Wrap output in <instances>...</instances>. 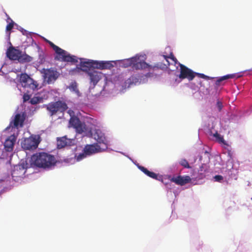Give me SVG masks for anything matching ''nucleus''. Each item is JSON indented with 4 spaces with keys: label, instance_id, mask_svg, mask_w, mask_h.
Listing matches in <instances>:
<instances>
[{
    "label": "nucleus",
    "instance_id": "nucleus-1",
    "mask_svg": "<svg viewBox=\"0 0 252 252\" xmlns=\"http://www.w3.org/2000/svg\"><path fill=\"white\" fill-rule=\"evenodd\" d=\"M32 163L36 167L44 169L49 168L56 163L55 157L45 152L34 154L31 158Z\"/></svg>",
    "mask_w": 252,
    "mask_h": 252
},
{
    "label": "nucleus",
    "instance_id": "nucleus-2",
    "mask_svg": "<svg viewBox=\"0 0 252 252\" xmlns=\"http://www.w3.org/2000/svg\"><path fill=\"white\" fill-rule=\"evenodd\" d=\"M120 65L122 67L124 68L131 66L133 69L136 70H142L148 68L149 71L154 70L155 68L160 67L158 66V64L154 66L150 65L145 61L141 60L140 57L137 56L121 61Z\"/></svg>",
    "mask_w": 252,
    "mask_h": 252
},
{
    "label": "nucleus",
    "instance_id": "nucleus-3",
    "mask_svg": "<svg viewBox=\"0 0 252 252\" xmlns=\"http://www.w3.org/2000/svg\"><path fill=\"white\" fill-rule=\"evenodd\" d=\"M45 41L53 48L55 53L59 56V59H61L62 61L74 63L78 62V60L76 56H71L66 51L56 45L50 40L46 39Z\"/></svg>",
    "mask_w": 252,
    "mask_h": 252
},
{
    "label": "nucleus",
    "instance_id": "nucleus-4",
    "mask_svg": "<svg viewBox=\"0 0 252 252\" xmlns=\"http://www.w3.org/2000/svg\"><path fill=\"white\" fill-rule=\"evenodd\" d=\"M180 67V73L179 77L181 79H188L189 81L192 80L195 76H198L199 78L208 80L210 77L202 73H198L193 72L191 69H189L185 65L178 63Z\"/></svg>",
    "mask_w": 252,
    "mask_h": 252
},
{
    "label": "nucleus",
    "instance_id": "nucleus-5",
    "mask_svg": "<svg viewBox=\"0 0 252 252\" xmlns=\"http://www.w3.org/2000/svg\"><path fill=\"white\" fill-rule=\"evenodd\" d=\"M45 107L51 116L56 114L58 112L63 113L68 108L66 103L61 100L50 102L46 105Z\"/></svg>",
    "mask_w": 252,
    "mask_h": 252
},
{
    "label": "nucleus",
    "instance_id": "nucleus-6",
    "mask_svg": "<svg viewBox=\"0 0 252 252\" xmlns=\"http://www.w3.org/2000/svg\"><path fill=\"white\" fill-rule=\"evenodd\" d=\"M19 81L24 88H28L34 90L37 89L38 84L26 73H22L20 75Z\"/></svg>",
    "mask_w": 252,
    "mask_h": 252
},
{
    "label": "nucleus",
    "instance_id": "nucleus-7",
    "mask_svg": "<svg viewBox=\"0 0 252 252\" xmlns=\"http://www.w3.org/2000/svg\"><path fill=\"white\" fill-rule=\"evenodd\" d=\"M69 124L80 134L86 132L88 130V128L85 123H82L77 117L71 116L69 120Z\"/></svg>",
    "mask_w": 252,
    "mask_h": 252
},
{
    "label": "nucleus",
    "instance_id": "nucleus-8",
    "mask_svg": "<svg viewBox=\"0 0 252 252\" xmlns=\"http://www.w3.org/2000/svg\"><path fill=\"white\" fill-rule=\"evenodd\" d=\"M38 144L39 142L35 138L29 137L23 141L21 145L24 149L31 150L36 149Z\"/></svg>",
    "mask_w": 252,
    "mask_h": 252
},
{
    "label": "nucleus",
    "instance_id": "nucleus-9",
    "mask_svg": "<svg viewBox=\"0 0 252 252\" xmlns=\"http://www.w3.org/2000/svg\"><path fill=\"white\" fill-rule=\"evenodd\" d=\"M81 60L80 63V67H78V69L85 72L88 73L90 71H91L94 69V61L88 60L84 59H80Z\"/></svg>",
    "mask_w": 252,
    "mask_h": 252
},
{
    "label": "nucleus",
    "instance_id": "nucleus-10",
    "mask_svg": "<svg viewBox=\"0 0 252 252\" xmlns=\"http://www.w3.org/2000/svg\"><path fill=\"white\" fill-rule=\"evenodd\" d=\"M94 138L97 141L96 143L101 146L102 149L105 150L108 148L107 140L104 134L99 130H96L94 134Z\"/></svg>",
    "mask_w": 252,
    "mask_h": 252
},
{
    "label": "nucleus",
    "instance_id": "nucleus-11",
    "mask_svg": "<svg viewBox=\"0 0 252 252\" xmlns=\"http://www.w3.org/2000/svg\"><path fill=\"white\" fill-rule=\"evenodd\" d=\"M103 149H102L101 146L98 145V143H94L93 144H87L86 145L83 151L86 152V154L88 156H90L95 153L101 152L104 151Z\"/></svg>",
    "mask_w": 252,
    "mask_h": 252
},
{
    "label": "nucleus",
    "instance_id": "nucleus-12",
    "mask_svg": "<svg viewBox=\"0 0 252 252\" xmlns=\"http://www.w3.org/2000/svg\"><path fill=\"white\" fill-rule=\"evenodd\" d=\"M43 73L44 79L48 83L55 81L58 77V72L52 68L44 69Z\"/></svg>",
    "mask_w": 252,
    "mask_h": 252
},
{
    "label": "nucleus",
    "instance_id": "nucleus-13",
    "mask_svg": "<svg viewBox=\"0 0 252 252\" xmlns=\"http://www.w3.org/2000/svg\"><path fill=\"white\" fill-rule=\"evenodd\" d=\"M16 139V137L14 134H13L8 136L5 139L3 144L4 149L5 151L8 152H11L13 151Z\"/></svg>",
    "mask_w": 252,
    "mask_h": 252
},
{
    "label": "nucleus",
    "instance_id": "nucleus-14",
    "mask_svg": "<svg viewBox=\"0 0 252 252\" xmlns=\"http://www.w3.org/2000/svg\"><path fill=\"white\" fill-rule=\"evenodd\" d=\"M21 51L13 46L9 47L6 52L7 57L11 60H18Z\"/></svg>",
    "mask_w": 252,
    "mask_h": 252
},
{
    "label": "nucleus",
    "instance_id": "nucleus-15",
    "mask_svg": "<svg viewBox=\"0 0 252 252\" xmlns=\"http://www.w3.org/2000/svg\"><path fill=\"white\" fill-rule=\"evenodd\" d=\"M94 69H110L114 66L110 61H94Z\"/></svg>",
    "mask_w": 252,
    "mask_h": 252
},
{
    "label": "nucleus",
    "instance_id": "nucleus-16",
    "mask_svg": "<svg viewBox=\"0 0 252 252\" xmlns=\"http://www.w3.org/2000/svg\"><path fill=\"white\" fill-rule=\"evenodd\" d=\"M170 181L176 183L177 185L184 186L190 182L191 179L189 176H178L177 177L172 178Z\"/></svg>",
    "mask_w": 252,
    "mask_h": 252
},
{
    "label": "nucleus",
    "instance_id": "nucleus-17",
    "mask_svg": "<svg viewBox=\"0 0 252 252\" xmlns=\"http://www.w3.org/2000/svg\"><path fill=\"white\" fill-rule=\"evenodd\" d=\"M90 76L91 82L95 85L101 78V73L94 69L88 73Z\"/></svg>",
    "mask_w": 252,
    "mask_h": 252
},
{
    "label": "nucleus",
    "instance_id": "nucleus-18",
    "mask_svg": "<svg viewBox=\"0 0 252 252\" xmlns=\"http://www.w3.org/2000/svg\"><path fill=\"white\" fill-rule=\"evenodd\" d=\"M163 57L165 59L166 62H167V64H164L163 65H162L159 63H157L156 65L158 64V66L160 67H158V68H155L154 70H153V71L155 70L156 69H159V68L164 69V68H167V66H169V65H170V63L168 60V59H170L171 60H172L174 62V63L175 64L176 63H178V61H177V59L174 56V55L172 53H171L169 56H167L166 55H163Z\"/></svg>",
    "mask_w": 252,
    "mask_h": 252
},
{
    "label": "nucleus",
    "instance_id": "nucleus-19",
    "mask_svg": "<svg viewBox=\"0 0 252 252\" xmlns=\"http://www.w3.org/2000/svg\"><path fill=\"white\" fill-rule=\"evenodd\" d=\"M25 119V118L23 115H21L20 114H17L15 116L13 121L10 122V125L13 123V127H17L19 126L22 127L23 126Z\"/></svg>",
    "mask_w": 252,
    "mask_h": 252
},
{
    "label": "nucleus",
    "instance_id": "nucleus-20",
    "mask_svg": "<svg viewBox=\"0 0 252 252\" xmlns=\"http://www.w3.org/2000/svg\"><path fill=\"white\" fill-rule=\"evenodd\" d=\"M138 168L141 171H142L148 176L154 179H158V175L155 173L149 171L146 168L142 166H139Z\"/></svg>",
    "mask_w": 252,
    "mask_h": 252
},
{
    "label": "nucleus",
    "instance_id": "nucleus-21",
    "mask_svg": "<svg viewBox=\"0 0 252 252\" xmlns=\"http://www.w3.org/2000/svg\"><path fill=\"white\" fill-rule=\"evenodd\" d=\"M240 76H236V74H227L226 75H224L223 76H222L219 78L216 81V86H219L220 85V83L222 81H224L226 79H230V78H239Z\"/></svg>",
    "mask_w": 252,
    "mask_h": 252
},
{
    "label": "nucleus",
    "instance_id": "nucleus-22",
    "mask_svg": "<svg viewBox=\"0 0 252 252\" xmlns=\"http://www.w3.org/2000/svg\"><path fill=\"white\" fill-rule=\"evenodd\" d=\"M68 139L65 137H63L58 139L57 147L58 149H61L67 146Z\"/></svg>",
    "mask_w": 252,
    "mask_h": 252
},
{
    "label": "nucleus",
    "instance_id": "nucleus-23",
    "mask_svg": "<svg viewBox=\"0 0 252 252\" xmlns=\"http://www.w3.org/2000/svg\"><path fill=\"white\" fill-rule=\"evenodd\" d=\"M32 60V57L29 56L28 55L26 54H22L21 53L19 56V58H18V61L21 63H28L31 62Z\"/></svg>",
    "mask_w": 252,
    "mask_h": 252
},
{
    "label": "nucleus",
    "instance_id": "nucleus-24",
    "mask_svg": "<svg viewBox=\"0 0 252 252\" xmlns=\"http://www.w3.org/2000/svg\"><path fill=\"white\" fill-rule=\"evenodd\" d=\"M69 88L71 91L74 92L77 95H79L80 92L76 82L72 83L69 86Z\"/></svg>",
    "mask_w": 252,
    "mask_h": 252
},
{
    "label": "nucleus",
    "instance_id": "nucleus-25",
    "mask_svg": "<svg viewBox=\"0 0 252 252\" xmlns=\"http://www.w3.org/2000/svg\"><path fill=\"white\" fill-rule=\"evenodd\" d=\"M9 20L11 21V22L6 26V30L7 31H10L13 28L14 25V22L9 17L7 18V22H8Z\"/></svg>",
    "mask_w": 252,
    "mask_h": 252
},
{
    "label": "nucleus",
    "instance_id": "nucleus-26",
    "mask_svg": "<svg viewBox=\"0 0 252 252\" xmlns=\"http://www.w3.org/2000/svg\"><path fill=\"white\" fill-rule=\"evenodd\" d=\"M86 152H84L82 153L79 154L78 155H75V158L77 161H79L87 157Z\"/></svg>",
    "mask_w": 252,
    "mask_h": 252
},
{
    "label": "nucleus",
    "instance_id": "nucleus-27",
    "mask_svg": "<svg viewBox=\"0 0 252 252\" xmlns=\"http://www.w3.org/2000/svg\"><path fill=\"white\" fill-rule=\"evenodd\" d=\"M179 163L181 165L183 166L184 168H191V167L189 165L188 161L185 159H182L180 161Z\"/></svg>",
    "mask_w": 252,
    "mask_h": 252
},
{
    "label": "nucleus",
    "instance_id": "nucleus-28",
    "mask_svg": "<svg viewBox=\"0 0 252 252\" xmlns=\"http://www.w3.org/2000/svg\"><path fill=\"white\" fill-rule=\"evenodd\" d=\"M214 136L215 137H216L218 141L220 143H222L223 144L225 143V141H224V140L222 136H221L220 134H219L218 132H216L214 134Z\"/></svg>",
    "mask_w": 252,
    "mask_h": 252
},
{
    "label": "nucleus",
    "instance_id": "nucleus-29",
    "mask_svg": "<svg viewBox=\"0 0 252 252\" xmlns=\"http://www.w3.org/2000/svg\"><path fill=\"white\" fill-rule=\"evenodd\" d=\"M206 166L205 164H202L200 167V169L199 170V172H200V174L201 175V178H202L205 176V173L206 171V170L204 169L205 167Z\"/></svg>",
    "mask_w": 252,
    "mask_h": 252
},
{
    "label": "nucleus",
    "instance_id": "nucleus-30",
    "mask_svg": "<svg viewBox=\"0 0 252 252\" xmlns=\"http://www.w3.org/2000/svg\"><path fill=\"white\" fill-rule=\"evenodd\" d=\"M40 98L39 97L34 96L31 99L30 103L32 104H36L39 102Z\"/></svg>",
    "mask_w": 252,
    "mask_h": 252
},
{
    "label": "nucleus",
    "instance_id": "nucleus-31",
    "mask_svg": "<svg viewBox=\"0 0 252 252\" xmlns=\"http://www.w3.org/2000/svg\"><path fill=\"white\" fill-rule=\"evenodd\" d=\"M214 178L215 179V181L218 182H221V181L223 179V177H222V176L220 175L215 176L214 177Z\"/></svg>",
    "mask_w": 252,
    "mask_h": 252
},
{
    "label": "nucleus",
    "instance_id": "nucleus-32",
    "mask_svg": "<svg viewBox=\"0 0 252 252\" xmlns=\"http://www.w3.org/2000/svg\"><path fill=\"white\" fill-rule=\"evenodd\" d=\"M23 102H25L30 99L31 95L27 94H24L23 96Z\"/></svg>",
    "mask_w": 252,
    "mask_h": 252
},
{
    "label": "nucleus",
    "instance_id": "nucleus-33",
    "mask_svg": "<svg viewBox=\"0 0 252 252\" xmlns=\"http://www.w3.org/2000/svg\"><path fill=\"white\" fill-rule=\"evenodd\" d=\"M217 107L219 111L220 112L223 107L222 103L220 101H218L217 103Z\"/></svg>",
    "mask_w": 252,
    "mask_h": 252
},
{
    "label": "nucleus",
    "instance_id": "nucleus-34",
    "mask_svg": "<svg viewBox=\"0 0 252 252\" xmlns=\"http://www.w3.org/2000/svg\"><path fill=\"white\" fill-rule=\"evenodd\" d=\"M228 155L229 156L230 158H232V153L230 151L228 152Z\"/></svg>",
    "mask_w": 252,
    "mask_h": 252
},
{
    "label": "nucleus",
    "instance_id": "nucleus-35",
    "mask_svg": "<svg viewBox=\"0 0 252 252\" xmlns=\"http://www.w3.org/2000/svg\"><path fill=\"white\" fill-rule=\"evenodd\" d=\"M152 76L151 73L150 72L147 73L146 74H145V76L148 78Z\"/></svg>",
    "mask_w": 252,
    "mask_h": 252
}]
</instances>
